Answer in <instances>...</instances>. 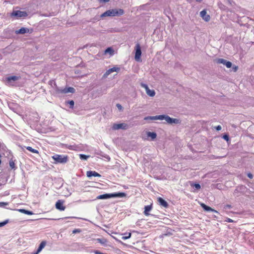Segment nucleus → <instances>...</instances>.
Returning <instances> with one entry per match:
<instances>
[{
	"instance_id": "obj_1",
	"label": "nucleus",
	"mask_w": 254,
	"mask_h": 254,
	"mask_svg": "<svg viewBox=\"0 0 254 254\" xmlns=\"http://www.w3.org/2000/svg\"><path fill=\"white\" fill-rule=\"evenodd\" d=\"M165 120L168 124H180L181 121L178 119L172 118L168 115H161L160 120Z\"/></svg>"
},
{
	"instance_id": "obj_2",
	"label": "nucleus",
	"mask_w": 254,
	"mask_h": 254,
	"mask_svg": "<svg viewBox=\"0 0 254 254\" xmlns=\"http://www.w3.org/2000/svg\"><path fill=\"white\" fill-rule=\"evenodd\" d=\"M52 158L55 160L56 163L64 164L66 163L68 160L67 156L63 155L55 154L52 156Z\"/></svg>"
},
{
	"instance_id": "obj_3",
	"label": "nucleus",
	"mask_w": 254,
	"mask_h": 254,
	"mask_svg": "<svg viewBox=\"0 0 254 254\" xmlns=\"http://www.w3.org/2000/svg\"><path fill=\"white\" fill-rule=\"evenodd\" d=\"M28 15L27 13L25 11H21L19 10H13L11 13V17H14L16 19L22 17H25Z\"/></svg>"
},
{
	"instance_id": "obj_4",
	"label": "nucleus",
	"mask_w": 254,
	"mask_h": 254,
	"mask_svg": "<svg viewBox=\"0 0 254 254\" xmlns=\"http://www.w3.org/2000/svg\"><path fill=\"white\" fill-rule=\"evenodd\" d=\"M20 78V76L15 75L8 76L6 78V83L8 85L13 86L15 81L18 80Z\"/></svg>"
},
{
	"instance_id": "obj_5",
	"label": "nucleus",
	"mask_w": 254,
	"mask_h": 254,
	"mask_svg": "<svg viewBox=\"0 0 254 254\" xmlns=\"http://www.w3.org/2000/svg\"><path fill=\"white\" fill-rule=\"evenodd\" d=\"M135 60L137 61H139V60L140 59V57L141 55V50L139 44L137 43L136 44L135 47Z\"/></svg>"
},
{
	"instance_id": "obj_6",
	"label": "nucleus",
	"mask_w": 254,
	"mask_h": 254,
	"mask_svg": "<svg viewBox=\"0 0 254 254\" xmlns=\"http://www.w3.org/2000/svg\"><path fill=\"white\" fill-rule=\"evenodd\" d=\"M57 91L59 93H73L75 92V90L73 87H65L64 89L57 88Z\"/></svg>"
},
{
	"instance_id": "obj_7",
	"label": "nucleus",
	"mask_w": 254,
	"mask_h": 254,
	"mask_svg": "<svg viewBox=\"0 0 254 254\" xmlns=\"http://www.w3.org/2000/svg\"><path fill=\"white\" fill-rule=\"evenodd\" d=\"M215 61L217 64H222L223 65H225L227 68H230L232 65L231 62L227 61L226 60L223 59H217Z\"/></svg>"
},
{
	"instance_id": "obj_8",
	"label": "nucleus",
	"mask_w": 254,
	"mask_h": 254,
	"mask_svg": "<svg viewBox=\"0 0 254 254\" xmlns=\"http://www.w3.org/2000/svg\"><path fill=\"white\" fill-rule=\"evenodd\" d=\"M128 127V125L125 123L121 124H115L113 126V129L114 130H117L119 129H126Z\"/></svg>"
},
{
	"instance_id": "obj_9",
	"label": "nucleus",
	"mask_w": 254,
	"mask_h": 254,
	"mask_svg": "<svg viewBox=\"0 0 254 254\" xmlns=\"http://www.w3.org/2000/svg\"><path fill=\"white\" fill-rule=\"evenodd\" d=\"M72 247L74 248V251H82L83 249H87V248L85 247L83 244L78 243H74Z\"/></svg>"
},
{
	"instance_id": "obj_10",
	"label": "nucleus",
	"mask_w": 254,
	"mask_h": 254,
	"mask_svg": "<svg viewBox=\"0 0 254 254\" xmlns=\"http://www.w3.org/2000/svg\"><path fill=\"white\" fill-rule=\"evenodd\" d=\"M120 70V68L118 67H113L112 68H111L107 70L105 73L104 74L103 77L104 78H106L108 77V76L111 73L116 71V72H119Z\"/></svg>"
},
{
	"instance_id": "obj_11",
	"label": "nucleus",
	"mask_w": 254,
	"mask_h": 254,
	"mask_svg": "<svg viewBox=\"0 0 254 254\" xmlns=\"http://www.w3.org/2000/svg\"><path fill=\"white\" fill-rule=\"evenodd\" d=\"M56 208L60 211H64L65 208L64 206V201L58 200L56 203Z\"/></svg>"
},
{
	"instance_id": "obj_12",
	"label": "nucleus",
	"mask_w": 254,
	"mask_h": 254,
	"mask_svg": "<svg viewBox=\"0 0 254 254\" xmlns=\"http://www.w3.org/2000/svg\"><path fill=\"white\" fill-rule=\"evenodd\" d=\"M200 15L205 21H208L210 20V16L207 14L205 10H203L201 11L200 12Z\"/></svg>"
},
{
	"instance_id": "obj_13",
	"label": "nucleus",
	"mask_w": 254,
	"mask_h": 254,
	"mask_svg": "<svg viewBox=\"0 0 254 254\" xmlns=\"http://www.w3.org/2000/svg\"><path fill=\"white\" fill-rule=\"evenodd\" d=\"M113 11L114 12V16H119L124 14V10L121 8H114Z\"/></svg>"
},
{
	"instance_id": "obj_14",
	"label": "nucleus",
	"mask_w": 254,
	"mask_h": 254,
	"mask_svg": "<svg viewBox=\"0 0 254 254\" xmlns=\"http://www.w3.org/2000/svg\"><path fill=\"white\" fill-rule=\"evenodd\" d=\"M87 177L90 178L91 177H100L101 175L95 171H88L86 173Z\"/></svg>"
},
{
	"instance_id": "obj_15",
	"label": "nucleus",
	"mask_w": 254,
	"mask_h": 254,
	"mask_svg": "<svg viewBox=\"0 0 254 254\" xmlns=\"http://www.w3.org/2000/svg\"><path fill=\"white\" fill-rule=\"evenodd\" d=\"M158 201L159 203V204L165 208H168L169 206V204L168 202L163 198L159 197L158 198Z\"/></svg>"
},
{
	"instance_id": "obj_16",
	"label": "nucleus",
	"mask_w": 254,
	"mask_h": 254,
	"mask_svg": "<svg viewBox=\"0 0 254 254\" xmlns=\"http://www.w3.org/2000/svg\"><path fill=\"white\" fill-rule=\"evenodd\" d=\"M112 198L111 193H105L101 194L97 196V199H107Z\"/></svg>"
},
{
	"instance_id": "obj_17",
	"label": "nucleus",
	"mask_w": 254,
	"mask_h": 254,
	"mask_svg": "<svg viewBox=\"0 0 254 254\" xmlns=\"http://www.w3.org/2000/svg\"><path fill=\"white\" fill-rule=\"evenodd\" d=\"M200 206L202 207V208L205 210V211H212V212H214L215 213H218V212L214 210V209H212V208H211L210 207L205 205L204 203H201L200 204Z\"/></svg>"
},
{
	"instance_id": "obj_18",
	"label": "nucleus",
	"mask_w": 254,
	"mask_h": 254,
	"mask_svg": "<svg viewBox=\"0 0 254 254\" xmlns=\"http://www.w3.org/2000/svg\"><path fill=\"white\" fill-rule=\"evenodd\" d=\"M113 9H109L107 10L101 15V17H104L106 16H114Z\"/></svg>"
},
{
	"instance_id": "obj_19",
	"label": "nucleus",
	"mask_w": 254,
	"mask_h": 254,
	"mask_svg": "<svg viewBox=\"0 0 254 254\" xmlns=\"http://www.w3.org/2000/svg\"><path fill=\"white\" fill-rule=\"evenodd\" d=\"M111 196L112 197H123L126 196V194L125 192H118L111 193Z\"/></svg>"
},
{
	"instance_id": "obj_20",
	"label": "nucleus",
	"mask_w": 254,
	"mask_h": 254,
	"mask_svg": "<svg viewBox=\"0 0 254 254\" xmlns=\"http://www.w3.org/2000/svg\"><path fill=\"white\" fill-rule=\"evenodd\" d=\"M29 31V29L25 27H22L18 30L15 31L17 34H23L25 33H28Z\"/></svg>"
},
{
	"instance_id": "obj_21",
	"label": "nucleus",
	"mask_w": 254,
	"mask_h": 254,
	"mask_svg": "<svg viewBox=\"0 0 254 254\" xmlns=\"http://www.w3.org/2000/svg\"><path fill=\"white\" fill-rule=\"evenodd\" d=\"M145 121H152L156 120H161V115H157L155 116H147L144 118Z\"/></svg>"
},
{
	"instance_id": "obj_22",
	"label": "nucleus",
	"mask_w": 254,
	"mask_h": 254,
	"mask_svg": "<svg viewBox=\"0 0 254 254\" xmlns=\"http://www.w3.org/2000/svg\"><path fill=\"white\" fill-rule=\"evenodd\" d=\"M152 209V205H148L144 207V214L146 216H148L149 213H148Z\"/></svg>"
},
{
	"instance_id": "obj_23",
	"label": "nucleus",
	"mask_w": 254,
	"mask_h": 254,
	"mask_svg": "<svg viewBox=\"0 0 254 254\" xmlns=\"http://www.w3.org/2000/svg\"><path fill=\"white\" fill-rule=\"evenodd\" d=\"M147 135L148 137H151L152 140H154L156 138L157 134L155 132L148 131L147 132Z\"/></svg>"
},
{
	"instance_id": "obj_24",
	"label": "nucleus",
	"mask_w": 254,
	"mask_h": 254,
	"mask_svg": "<svg viewBox=\"0 0 254 254\" xmlns=\"http://www.w3.org/2000/svg\"><path fill=\"white\" fill-rule=\"evenodd\" d=\"M96 241L98 243H100L103 245H106L107 242V240L105 238H98L96 239Z\"/></svg>"
},
{
	"instance_id": "obj_25",
	"label": "nucleus",
	"mask_w": 254,
	"mask_h": 254,
	"mask_svg": "<svg viewBox=\"0 0 254 254\" xmlns=\"http://www.w3.org/2000/svg\"><path fill=\"white\" fill-rule=\"evenodd\" d=\"M46 244V243L45 241H43L40 243V244L37 250V253H40L42 251V250L45 247Z\"/></svg>"
},
{
	"instance_id": "obj_26",
	"label": "nucleus",
	"mask_w": 254,
	"mask_h": 254,
	"mask_svg": "<svg viewBox=\"0 0 254 254\" xmlns=\"http://www.w3.org/2000/svg\"><path fill=\"white\" fill-rule=\"evenodd\" d=\"M114 51L112 47L107 48L105 51V54L109 53L110 55H113Z\"/></svg>"
},
{
	"instance_id": "obj_27",
	"label": "nucleus",
	"mask_w": 254,
	"mask_h": 254,
	"mask_svg": "<svg viewBox=\"0 0 254 254\" xmlns=\"http://www.w3.org/2000/svg\"><path fill=\"white\" fill-rule=\"evenodd\" d=\"M146 92L150 97H153L155 95V91L154 90H150L149 88L146 90Z\"/></svg>"
},
{
	"instance_id": "obj_28",
	"label": "nucleus",
	"mask_w": 254,
	"mask_h": 254,
	"mask_svg": "<svg viewBox=\"0 0 254 254\" xmlns=\"http://www.w3.org/2000/svg\"><path fill=\"white\" fill-rule=\"evenodd\" d=\"M9 166L11 169L15 170L16 167H15V162L12 159H10L9 161Z\"/></svg>"
},
{
	"instance_id": "obj_29",
	"label": "nucleus",
	"mask_w": 254,
	"mask_h": 254,
	"mask_svg": "<svg viewBox=\"0 0 254 254\" xmlns=\"http://www.w3.org/2000/svg\"><path fill=\"white\" fill-rule=\"evenodd\" d=\"M241 193H244L247 190V188L244 186H241L237 187Z\"/></svg>"
},
{
	"instance_id": "obj_30",
	"label": "nucleus",
	"mask_w": 254,
	"mask_h": 254,
	"mask_svg": "<svg viewBox=\"0 0 254 254\" xmlns=\"http://www.w3.org/2000/svg\"><path fill=\"white\" fill-rule=\"evenodd\" d=\"M19 211L23 213H24L25 214L27 215H32L33 214V212L31 211H29L24 209H19Z\"/></svg>"
},
{
	"instance_id": "obj_31",
	"label": "nucleus",
	"mask_w": 254,
	"mask_h": 254,
	"mask_svg": "<svg viewBox=\"0 0 254 254\" xmlns=\"http://www.w3.org/2000/svg\"><path fill=\"white\" fill-rule=\"evenodd\" d=\"M190 186L194 188L196 190H199L201 188L200 185L198 183H191L190 184Z\"/></svg>"
},
{
	"instance_id": "obj_32",
	"label": "nucleus",
	"mask_w": 254,
	"mask_h": 254,
	"mask_svg": "<svg viewBox=\"0 0 254 254\" xmlns=\"http://www.w3.org/2000/svg\"><path fill=\"white\" fill-rule=\"evenodd\" d=\"M90 156L86 155L85 154H79V158L81 160H86L88 158H89Z\"/></svg>"
},
{
	"instance_id": "obj_33",
	"label": "nucleus",
	"mask_w": 254,
	"mask_h": 254,
	"mask_svg": "<svg viewBox=\"0 0 254 254\" xmlns=\"http://www.w3.org/2000/svg\"><path fill=\"white\" fill-rule=\"evenodd\" d=\"M26 149H27L28 151H30V152H32V153H38V151L37 150L35 149H33V148H32V147H30V146H27V147H26Z\"/></svg>"
},
{
	"instance_id": "obj_34",
	"label": "nucleus",
	"mask_w": 254,
	"mask_h": 254,
	"mask_svg": "<svg viewBox=\"0 0 254 254\" xmlns=\"http://www.w3.org/2000/svg\"><path fill=\"white\" fill-rule=\"evenodd\" d=\"M66 104L69 105V108L70 109H73L74 105V102L73 100H69L66 102Z\"/></svg>"
},
{
	"instance_id": "obj_35",
	"label": "nucleus",
	"mask_w": 254,
	"mask_h": 254,
	"mask_svg": "<svg viewBox=\"0 0 254 254\" xmlns=\"http://www.w3.org/2000/svg\"><path fill=\"white\" fill-rule=\"evenodd\" d=\"M126 236H123L122 237V239L124 240H127V239H128L129 238H130L131 237V234L130 233H128V234H125Z\"/></svg>"
},
{
	"instance_id": "obj_36",
	"label": "nucleus",
	"mask_w": 254,
	"mask_h": 254,
	"mask_svg": "<svg viewBox=\"0 0 254 254\" xmlns=\"http://www.w3.org/2000/svg\"><path fill=\"white\" fill-rule=\"evenodd\" d=\"M8 222V220H6L3 222H0V227L4 226Z\"/></svg>"
},
{
	"instance_id": "obj_37",
	"label": "nucleus",
	"mask_w": 254,
	"mask_h": 254,
	"mask_svg": "<svg viewBox=\"0 0 254 254\" xmlns=\"http://www.w3.org/2000/svg\"><path fill=\"white\" fill-rule=\"evenodd\" d=\"M8 203L5 202H0V207H3L7 205Z\"/></svg>"
},
{
	"instance_id": "obj_38",
	"label": "nucleus",
	"mask_w": 254,
	"mask_h": 254,
	"mask_svg": "<svg viewBox=\"0 0 254 254\" xmlns=\"http://www.w3.org/2000/svg\"><path fill=\"white\" fill-rule=\"evenodd\" d=\"M232 207V206L230 204H226V205H224V206H223V208L224 209H230Z\"/></svg>"
},
{
	"instance_id": "obj_39",
	"label": "nucleus",
	"mask_w": 254,
	"mask_h": 254,
	"mask_svg": "<svg viewBox=\"0 0 254 254\" xmlns=\"http://www.w3.org/2000/svg\"><path fill=\"white\" fill-rule=\"evenodd\" d=\"M223 138L228 141L229 140V136L228 134H225L223 136Z\"/></svg>"
},
{
	"instance_id": "obj_40",
	"label": "nucleus",
	"mask_w": 254,
	"mask_h": 254,
	"mask_svg": "<svg viewBox=\"0 0 254 254\" xmlns=\"http://www.w3.org/2000/svg\"><path fill=\"white\" fill-rule=\"evenodd\" d=\"M81 230L80 229H75L73 230L72 233L73 234H76L81 232Z\"/></svg>"
},
{
	"instance_id": "obj_41",
	"label": "nucleus",
	"mask_w": 254,
	"mask_h": 254,
	"mask_svg": "<svg viewBox=\"0 0 254 254\" xmlns=\"http://www.w3.org/2000/svg\"><path fill=\"white\" fill-rule=\"evenodd\" d=\"M141 86L142 87L145 88L146 91L149 89V87H148V85L147 84H146L141 83Z\"/></svg>"
},
{
	"instance_id": "obj_42",
	"label": "nucleus",
	"mask_w": 254,
	"mask_h": 254,
	"mask_svg": "<svg viewBox=\"0 0 254 254\" xmlns=\"http://www.w3.org/2000/svg\"><path fill=\"white\" fill-rule=\"evenodd\" d=\"M214 128L217 130V131H219L221 129L222 127H221V126H220V125H218L217 126H216L214 127Z\"/></svg>"
},
{
	"instance_id": "obj_43",
	"label": "nucleus",
	"mask_w": 254,
	"mask_h": 254,
	"mask_svg": "<svg viewBox=\"0 0 254 254\" xmlns=\"http://www.w3.org/2000/svg\"><path fill=\"white\" fill-rule=\"evenodd\" d=\"M117 107L118 108V109L120 110V111H121L123 109V107L122 106V105L120 104H117V105H116Z\"/></svg>"
},
{
	"instance_id": "obj_44",
	"label": "nucleus",
	"mask_w": 254,
	"mask_h": 254,
	"mask_svg": "<svg viewBox=\"0 0 254 254\" xmlns=\"http://www.w3.org/2000/svg\"><path fill=\"white\" fill-rule=\"evenodd\" d=\"M238 69V67L236 65H234L232 67V70L234 71V72L237 71Z\"/></svg>"
},
{
	"instance_id": "obj_45",
	"label": "nucleus",
	"mask_w": 254,
	"mask_h": 254,
	"mask_svg": "<svg viewBox=\"0 0 254 254\" xmlns=\"http://www.w3.org/2000/svg\"><path fill=\"white\" fill-rule=\"evenodd\" d=\"M225 221L228 223H231L234 222V221L232 219L229 218H227Z\"/></svg>"
},
{
	"instance_id": "obj_46",
	"label": "nucleus",
	"mask_w": 254,
	"mask_h": 254,
	"mask_svg": "<svg viewBox=\"0 0 254 254\" xmlns=\"http://www.w3.org/2000/svg\"><path fill=\"white\" fill-rule=\"evenodd\" d=\"M94 253L95 254H106L102 253H101V252H100V251H97V250L94 251Z\"/></svg>"
},
{
	"instance_id": "obj_47",
	"label": "nucleus",
	"mask_w": 254,
	"mask_h": 254,
	"mask_svg": "<svg viewBox=\"0 0 254 254\" xmlns=\"http://www.w3.org/2000/svg\"><path fill=\"white\" fill-rule=\"evenodd\" d=\"M238 192H240L239 190V189L238 188H237L235 190H234V194H236V193H237Z\"/></svg>"
},
{
	"instance_id": "obj_48",
	"label": "nucleus",
	"mask_w": 254,
	"mask_h": 254,
	"mask_svg": "<svg viewBox=\"0 0 254 254\" xmlns=\"http://www.w3.org/2000/svg\"><path fill=\"white\" fill-rule=\"evenodd\" d=\"M248 177L249 178H250V179H252V178H253V175H252V174L249 173V174H248Z\"/></svg>"
},
{
	"instance_id": "obj_49",
	"label": "nucleus",
	"mask_w": 254,
	"mask_h": 254,
	"mask_svg": "<svg viewBox=\"0 0 254 254\" xmlns=\"http://www.w3.org/2000/svg\"><path fill=\"white\" fill-rule=\"evenodd\" d=\"M87 249H83V251H86L87 252H90V253L92 252V251H90L89 248L88 247H87Z\"/></svg>"
},
{
	"instance_id": "obj_50",
	"label": "nucleus",
	"mask_w": 254,
	"mask_h": 254,
	"mask_svg": "<svg viewBox=\"0 0 254 254\" xmlns=\"http://www.w3.org/2000/svg\"><path fill=\"white\" fill-rule=\"evenodd\" d=\"M75 148V147L74 146H73V145H70L69 146V149H73V150H74Z\"/></svg>"
},
{
	"instance_id": "obj_51",
	"label": "nucleus",
	"mask_w": 254,
	"mask_h": 254,
	"mask_svg": "<svg viewBox=\"0 0 254 254\" xmlns=\"http://www.w3.org/2000/svg\"><path fill=\"white\" fill-rule=\"evenodd\" d=\"M104 157L107 159V160H110V157H109V156L106 155V156H104Z\"/></svg>"
},
{
	"instance_id": "obj_52",
	"label": "nucleus",
	"mask_w": 254,
	"mask_h": 254,
	"mask_svg": "<svg viewBox=\"0 0 254 254\" xmlns=\"http://www.w3.org/2000/svg\"><path fill=\"white\" fill-rule=\"evenodd\" d=\"M101 2H107L109 1L110 0H99Z\"/></svg>"
},
{
	"instance_id": "obj_53",
	"label": "nucleus",
	"mask_w": 254,
	"mask_h": 254,
	"mask_svg": "<svg viewBox=\"0 0 254 254\" xmlns=\"http://www.w3.org/2000/svg\"><path fill=\"white\" fill-rule=\"evenodd\" d=\"M196 1L198 2H201L202 1V0H196Z\"/></svg>"
},
{
	"instance_id": "obj_54",
	"label": "nucleus",
	"mask_w": 254,
	"mask_h": 254,
	"mask_svg": "<svg viewBox=\"0 0 254 254\" xmlns=\"http://www.w3.org/2000/svg\"><path fill=\"white\" fill-rule=\"evenodd\" d=\"M1 155L0 154V165H1Z\"/></svg>"
},
{
	"instance_id": "obj_55",
	"label": "nucleus",
	"mask_w": 254,
	"mask_h": 254,
	"mask_svg": "<svg viewBox=\"0 0 254 254\" xmlns=\"http://www.w3.org/2000/svg\"><path fill=\"white\" fill-rule=\"evenodd\" d=\"M38 253H37V251L35 253L33 254H38Z\"/></svg>"
}]
</instances>
